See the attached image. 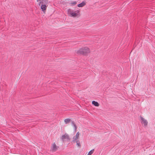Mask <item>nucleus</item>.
Returning <instances> with one entry per match:
<instances>
[{
	"mask_svg": "<svg viewBox=\"0 0 155 155\" xmlns=\"http://www.w3.org/2000/svg\"><path fill=\"white\" fill-rule=\"evenodd\" d=\"M61 139L63 141L64 139H67L68 140L70 139L69 137L68 134H64L62 135L61 138Z\"/></svg>",
	"mask_w": 155,
	"mask_h": 155,
	"instance_id": "4",
	"label": "nucleus"
},
{
	"mask_svg": "<svg viewBox=\"0 0 155 155\" xmlns=\"http://www.w3.org/2000/svg\"><path fill=\"white\" fill-rule=\"evenodd\" d=\"M58 147H57L55 143H54L53 144L52 149L53 151H55L57 150L58 148Z\"/></svg>",
	"mask_w": 155,
	"mask_h": 155,
	"instance_id": "5",
	"label": "nucleus"
},
{
	"mask_svg": "<svg viewBox=\"0 0 155 155\" xmlns=\"http://www.w3.org/2000/svg\"><path fill=\"white\" fill-rule=\"evenodd\" d=\"M68 12L71 16L73 17H76L78 15L77 13H76V11L74 12L73 10L71 9H68Z\"/></svg>",
	"mask_w": 155,
	"mask_h": 155,
	"instance_id": "2",
	"label": "nucleus"
},
{
	"mask_svg": "<svg viewBox=\"0 0 155 155\" xmlns=\"http://www.w3.org/2000/svg\"><path fill=\"white\" fill-rule=\"evenodd\" d=\"M90 52V50L87 47H84L79 49L77 51L78 54H83L86 55L87 54Z\"/></svg>",
	"mask_w": 155,
	"mask_h": 155,
	"instance_id": "1",
	"label": "nucleus"
},
{
	"mask_svg": "<svg viewBox=\"0 0 155 155\" xmlns=\"http://www.w3.org/2000/svg\"><path fill=\"white\" fill-rule=\"evenodd\" d=\"M78 139V138L77 137H77H76L75 136H74L73 138V140L72 142L74 143H75L76 141H77V140Z\"/></svg>",
	"mask_w": 155,
	"mask_h": 155,
	"instance_id": "10",
	"label": "nucleus"
},
{
	"mask_svg": "<svg viewBox=\"0 0 155 155\" xmlns=\"http://www.w3.org/2000/svg\"><path fill=\"white\" fill-rule=\"evenodd\" d=\"M77 128V127H74V132H75L76 131V130Z\"/></svg>",
	"mask_w": 155,
	"mask_h": 155,
	"instance_id": "16",
	"label": "nucleus"
},
{
	"mask_svg": "<svg viewBox=\"0 0 155 155\" xmlns=\"http://www.w3.org/2000/svg\"><path fill=\"white\" fill-rule=\"evenodd\" d=\"M79 135V132H78L77 133V134L75 135V136L76 137H77H77L78 138Z\"/></svg>",
	"mask_w": 155,
	"mask_h": 155,
	"instance_id": "15",
	"label": "nucleus"
},
{
	"mask_svg": "<svg viewBox=\"0 0 155 155\" xmlns=\"http://www.w3.org/2000/svg\"><path fill=\"white\" fill-rule=\"evenodd\" d=\"M71 124L74 127H77L76 125L75 124L74 121H71Z\"/></svg>",
	"mask_w": 155,
	"mask_h": 155,
	"instance_id": "11",
	"label": "nucleus"
},
{
	"mask_svg": "<svg viewBox=\"0 0 155 155\" xmlns=\"http://www.w3.org/2000/svg\"><path fill=\"white\" fill-rule=\"evenodd\" d=\"M94 151V149H93L91 151H90L88 153V155H91V154H92Z\"/></svg>",
	"mask_w": 155,
	"mask_h": 155,
	"instance_id": "13",
	"label": "nucleus"
},
{
	"mask_svg": "<svg viewBox=\"0 0 155 155\" xmlns=\"http://www.w3.org/2000/svg\"><path fill=\"white\" fill-rule=\"evenodd\" d=\"M48 0H43V1L45 3H48Z\"/></svg>",
	"mask_w": 155,
	"mask_h": 155,
	"instance_id": "17",
	"label": "nucleus"
},
{
	"mask_svg": "<svg viewBox=\"0 0 155 155\" xmlns=\"http://www.w3.org/2000/svg\"><path fill=\"white\" fill-rule=\"evenodd\" d=\"M71 120L69 118H67L65 119L64 121L65 124H67L69 122H70L71 121Z\"/></svg>",
	"mask_w": 155,
	"mask_h": 155,
	"instance_id": "9",
	"label": "nucleus"
},
{
	"mask_svg": "<svg viewBox=\"0 0 155 155\" xmlns=\"http://www.w3.org/2000/svg\"><path fill=\"white\" fill-rule=\"evenodd\" d=\"M140 117L141 120V123L143 124L145 127L147 126L148 124V121H147V120L145 119L141 116H140Z\"/></svg>",
	"mask_w": 155,
	"mask_h": 155,
	"instance_id": "3",
	"label": "nucleus"
},
{
	"mask_svg": "<svg viewBox=\"0 0 155 155\" xmlns=\"http://www.w3.org/2000/svg\"><path fill=\"white\" fill-rule=\"evenodd\" d=\"M86 4L85 2H83L81 3L78 5V6L79 7H82L84 6Z\"/></svg>",
	"mask_w": 155,
	"mask_h": 155,
	"instance_id": "6",
	"label": "nucleus"
},
{
	"mask_svg": "<svg viewBox=\"0 0 155 155\" xmlns=\"http://www.w3.org/2000/svg\"><path fill=\"white\" fill-rule=\"evenodd\" d=\"M92 104L96 107H98L99 106L98 103L97 102L94 101H92Z\"/></svg>",
	"mask_w": 155,
	"mask_h": 155,
	"instance_id": "8",
	"label": "nucleus"
},
{
	"mask_svg": "<svg viewBox=\"0 0 155 155\" xmlns=\"http://www.w3.org/2000/svg\"><path fill=\"white\" fill-rule=\"evenodd\" d=\"M42 3L43 4V2H42V1H40L39 2V5H40V4H41V3Z\"/></svg>",
	"mask_w": 155,
	"mask_h": 155,
	"instance_id": "18",
	"label": "nucleus"
},
{
	"mask_svg": "<svg viewBox=\"0 0 155 155\" xmlns=\"http://www.w3.org/2000/svg\"><path fill=\"white\" fill-rule=\"evenodd\" d=\"M77 1H73L71 2L70 4L72 5H75L77 4Z\"/></svg>",
	"mask_w": 155,
	"mask_h": 155,
	"instance_id": "14",
	"label": "nucleus"
},
{
	"mask_svg": "<svg viewBox=\"0 0 155 155\" xmlns=\"http://www.w3.org/2000/svg\"><path fill=\"white\" fill-rule=\"evenodd\" d=\"M47 8V6L45 4L43 5L42 4L41 6V9L42 11L44 12L45 11Z\"/></svg>",
	"mask_w": 155,
	"mask_h": 155,
	"instance_id": "7",
	"label": "nucleus"
},
{
	"mask_svg": "<svg viewBox=\"0 0 155 155\" xmlns=\"http://www.w3.org/2000/svg\"><path fill=\"white\" fill-rule=\"evenodd\" d=\"M76 143H77V145L79 147H81V144H80V143L79 141V140H77V141H76Z\"/></svg>",
	"mask_w": 155,
	"mask_h": 155,
	"instance_id": "12",
	"label": "nucleus"
}]
</instances>
